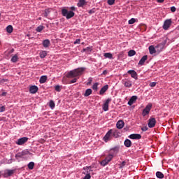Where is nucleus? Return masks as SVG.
Wrapping results in <instances>:
<instances>
[{
    "instance_id": "nucleus-6",
    "label": "nucleus",
    "mask_w": 179,
    "mask_h": 179,
    "mask_svg": "<svg viewBox=\"0 0 179 179\" xmlns=\"http://www.w3.org/2000/svg\"><path fill=\"white\" fill-rule=\"evenodd\" d=\"M27 141H29V138L27 137H22L20 139L17 140V141L16 142L17 145H24V143H26V142H27Z\"/></svg>"
},
{
    "instance_id": "nucleus-57",
    "label": "nucleus",
    "mask_w": 179,
    "mask_h": 179,
    "mask_svg": "<svg viewBox=\"0 0 179 179\" xmlns=\"http://www.w3.org/2000/svg\"><path fill=\"white\" fill-rule=\"evenodd\" d=\"M106 93V90H100V94H104Z\"/></svg>"
},
{
    "instance_id": "nucleus-35",
    "label": "nucleus",
    "mask_w": 179,
    "mask_h": 179,
    "mask_svg": "<svg viewBox=\"0 0 179 179\" xmlns=\"http://www.w3.org/2000/svg\"><path fill=\"white\" fill-rule=\"evenodd\" d=\"M49 106L50 108H55V103H54V101L51 100L50 101Z\"/></svg>"
},
{
    "instance_id": "nucleus-59",
    "label": "nucleus",
    "mask_w": 179,
    "mask_h": 179,
    "mask_svg": "<svg viewBox=\"0 0 179 179\" xmlns=\"http://www.w3.org/2000/svg\"><path fill=\"white\" fill-rule=\"evenodd\" d=\"M157 2H159V3H162L163 2H164V0H157Z\"/></svg>"
},
{
    "instance_id": "nucleus-40",
    "label": "nucleus",
    "mask_w": 179,
    "mask_h": 179,
    "mask_svg": "<svg viewBox=\"0 0 179 179\" xmlns=\"http://www.w3.org/2000/svg\"><path fill=\"white\" fill-rule=\"evenodd\" d=\"M15 157L16 159L22 158L23 157V155L22 154V152H18L15 155Z\"/></svg>"
},
{
    "instance_id": "nucleus-60",
    "label": "nucleus",
    "mask_w": 179,
    "mask_h": 179,
    "mask_svg": "<svg viewBox=\"0 0 179 179\" xmlns=\"http://www.w3.org/2000/svg\"><path fill=\"white\" fill-rule=\"evenodd\" d=\"M7 94V92H3L2 94H1V96H6Z\"/></svg>"
},
{
    "instance_id": "nucleus-31",
    "label": "nucleus",
    "mask_w": 179,
    "mask_h": 179,
    "mask_svg": "<svg viewBox=\"0 0 179 179\" xmlns=\"http://www.w3.org/2000/svg\"><path fill=\"white\" fill-rule=\"evenodd\" d=\"M28 169H29V170H33V169H34V162H29L28 164Z\"/></svg>"
},
{
    "instance_id": "nucleus-45",
    "label": "nucleus",
    "mask_w": 179,
    "mask_h": 179,
    "mask_svg": "<svg viewBox=\"0 0 179 179\" xmlns=\"http://www.w3.org/2000/svg\"><path fill=\"white\" fill-rule=\"evenodd\" d=\"M101 90H108V85H106L105 86H103Z\"/></svg>"
},
{
    "instance_id": "nucleus-49",
    "label": "nucleus",
    "mask_w": 179,
    "mask_h": 179,
    "mask_svg": "<svg viewBox=\"0 0 179 179\" xmlns=\"http://www.w3.org/2000/svg\"><path fill=\"white\" fill-rule=\"evenodd\" d=\"M148 129H149V128H148V127H143L141 128V130L143 131H148Z\"/></svg>"
},
{
    "instance_id": "nucleus-46",
    "label": "nucleus",
    "mask_w": 179,
    "mask_h": 179,
    "mask_svg": "<svg viewBox=\"0 0 179 179\" xmlns=\"http://www.w3.org/2000/svg\"><path fill=\"white\" fill-rule=\"evenodd\" d=\"M157 83L156 82H152L150 83V87H155L156 86Z\"/></svg>"
},
{
    "instance_id": "nucleus-41",
    "label": "nucleus",
    "mask_w": 179,
    "mask_h": 179,
    "mask_svg": "<svg viewBox=\"0 0 179 179\" xmlns=\"http://www.w3.org/2000/svg\"><path fill=\"white\" fill-rule=\"evenodd\" d=\"M115 0H108V5H114Z\"/></svg>"
},
{
    "instance_id": "nucleus-47",
    "label": "nucleus",
    "mask_w": 179,
    "mask_h": 179,
    "mask_svg": "<svg viewBox=\"0 0 179 179\" xmlns=\"http://www.w3.org/2000/svg\"><path fill=\"white\" fill-rule=\"evenodd\" d=\"M127 164V162L125 161H123L120 166V169H122V167H124V166H125Z\"/></svg>"
},
{
    "instance_id": "nucleus-16",
    "label": "nucleus",
    "mask_w": 179,
    "mask_h": 179,
    "mask_svg": "<svg viewBox=\"0 0 179 179\" xmlns=\"http://www.w3.org/2000/svg\"><path fill=\"white\" fill-rule=\"evenodd\" d=\"M148 60V55H144L139 61L138 65H144L145 62Z\"/></svg>"
},
{
    "instance_id": "nucleus-7",
    "label": "nucleus",
    "mask_w": 179,
    "mask_h": 179,
    "mask_svg": "<svg viewBox=\"0 0 179 179\" xmlns=\"http://www.w3.org/2000/svg\"><path fill=\"white\" fill-rule=\"evenodd\" d=\"M148 125L149 128H154L155 125H156V119L154 117L149 119Z\"/></svg>"
},
{
    "instance_id": "nucleus-64",
    "label": "nucleus",
    "mask_w": 179,
    "mask_h": 179,
    "mask_svg": "<svg viewBox=\"0 0 179 179\" xmlns=\"http://www.w3.org/2000/svg\"><path fill=\"white\" fill-rule=\"evenodd\" d=\"M87 90H92V89H90V88H88V89H87Z\"/></svg>"
},
{
    "instance_id": "nucleus-14",
    "label": "nucleus",
    "mask_w": 179,
    "mask_h": 179,
    "mask_svg": "<svg viewBox=\"0 0 179 179\" xmlns=\"http://www.w3.org/2000/svg\"><path fill=\"white\" fill-rule=\"evenodd\" d=\"M124 125H125V123L122 120H119L116 124V127L118 129H122Z\"/></svg>"
},
{
    "instance_id": "nucleus-58",
    "label": "nucleus",
    "mask_w": 179,
    "mask_h": 179,
    "mask_svg": "<svg viewBox=\"0 0 179 179\" xmlns=\"http://www.w3.org/2000/svg\"><path fill=\"white\" fill-rule=\"evenodd\" d=\"M59 85H56L55 86V90H59Z\"/></svg>"
},
{
    "instance_id": "nucleus-62",
    "label": "nucleus",
    "mask_w": 179,
    "mask_h": 179,
    "mask_svg": "<svg viewBox=\"0 0 179 179\" xmlns=\"http://www.w3.org/2000/svg\"><path fill=\"white\" fill-rule=\"evenodd\" d=\"M102 73H103V75H106L107 74L106 70L103 71Z\"/></svg>"
},
{
    "instance_id": "nucleus-10",
    "label": "nucleus",
    "mask_w": 179,
    "mask_h": 179,
    "mask_svg": "<svg viewBox=\"0 0 179 179\" xmlns=\"http://www.w3.org/2000/svg\"><path fill=\"white\" fill-rule=\"evenodd\" d=\"M127 73H129V75H131V78L134 79H138V73H136V71L134 70H129Z\"/></svg>"
},
{
    "instance_id": "nucleus-56",
    "label": "nucleus",
    "mask_w": 179,
    "mask_h": 179,
    "mask_svg": "<svg viewBox=\"0 0 179 179\" xmlns=\"http://www.w3.org/2000/svg\"><path fill=\"white\" fill-rule=\"evenodd\" d=\"M123 131H124V132H127V131H129V128H128V127H124V128L123 129Z\"/></svg>"
},
{
    "instance_id": "nucleus-63",
    "label": "nucleus",
    "mask_w": 179,
    "mask_h": 179,
    "mask_svg": "<svg viewBox=\"0 0 179 179\" xmlns=\"http://www.w3.org/2000/svg\"><path fill=\"white\" fill-rule=\"evenodd\" d=\"M41 141H42V142H45V139H41Z\"/></svg>"
},
{
    "instance_id": "nucleus-1",
    "label": "nucleus",
    "mask_w": 179,
    "mask_h": 179,
    "mask_svg": "<svg viewBox=\"0 0 179 179\" xmlns=\"http://www.w3.org/2000/svg\"><path fill=\"white\" fill-rule=\"evenodd\" d=\"M86 70L85 67L78 68L73 70L70 71L67 74V78H78V76H82L83 72Z\"/></svg>"
},
{
    "instance_id": "nucleus-8",
    "label": "nucleus",
    "mask_w": 179,
    "mask_h": 179,
    "mask_svg": "<svg viewBox=\"0 0 179 179\" xmlns=\"http://www.w3.org/2000/svg\"><path fill=\"white\" fill-rule=\"evenodd\" d=\"M112 134L113 129L109 130L103 137V141L105 142H108V141H110V137L111 136Z\"/></svg>"
},
{
    "instance_id": "nucleus-20",
    "label": "nucleus",
    "mask_w": 179,
    "mask_h": 179,
    "mask_svg": "<svg viewBox=\"0 0 179 179\" xmlns=\"http://www.w3.org/2000/svg\"><path fill=\"white\" fill-rule=\"evenodd\" d=\"M90 169H92V166L84 167L83 170H85V173H87V174H90V172L93 171V170H92Z\"/></svg>"
},
{
    "instance_id": "nucleus-53",
    "label": "nucleus",
    "mask_w": 179,
    "mask_h": 179,
    "mask_svg": "<svg viewBox=\"0 0 179 179\" xmlns=\"http://www.w3.org/2000/svg\"><path fill=\"white\" fill-rule=\"evenodd\" d=\"M37 92V90H29V92L31 94H36V92Z\"/></svg>"
},
{
    "instance_id": "nucleus-13",
    "label": "nucleus",
    "mask_w": 179,
    "mask_h": 179,
    "mask_svg": "<svg viewBox=\"0 0 179 179\" xmlns=\"http://www.w3.org/2000/svg\"><path fill=\"white\" fill-rule=\"evenodd\" d=\"M129 138L130 139H141L142 136L141 134H131L130 136H129Z\"/></svg>"
},
{
    "instance_id": "nucleus-24",
    "label": "nucleus",
    "mask_w": 179,
    "mask_h": 179,
    "mask_svg": "<svg viewBox=\"0 0 179 179\" xmlns=\"http://www.w3.org/2000/svg\"><path fill=\"white\" fill-rule=\"evenodd\" d=\"M119 134L118 130L113 131L112 129V136H113L114 138H118V136H120Z\"/></svg>"
},
{
    "instance_id": "nucleus-37",
    "label": "nucleus",
    "mask_w": 179,
    "mask_h": 179,
    "mask_svg": "<svg viewBox=\"0 0 179 179\" xmlns=\"http://www.w3.org/2000/svg\"><path fill=\"white\" fill-rule=\"evenodd\" d=\"M136 22V19L135 18H131L129 20V24H134Z\"/></svg>"
},
{
    "instance_id": "nucleus-5",
    "label": "nucleus",
    "mask_w": 179,
    "mask_h": 179,
    "mask_svg": "<svg viewBox=\"0 0 179 179\" xmlns=\"http://www.w3.org/2000/svg\"><path fill=\"white\" fill-rule=\"evenodd\" d=\"M150 110H152V103H149L146 106V107L143 110V115L145 117V115H148L149 113H150Z\"/></svg>"
},
{
    "instance_id": "nucleus-34",
    "label": "nucleus",
    "mask_w": 179,
    "mask_h": 179,
    "mask_svg": "<svg viewBox=\"0 0 179 179\" xmlns=\"http://www.w3.org/2000/svg\"><path fill=\"white\" fill-rule=\"evenodd\" d=\"M92 90H86L85 93L84 94L85 97H87L92 94Z\"/></svg>"
},
{
    "instance_id": "nucleus-55",
    "label": "nucleus",
    "mask_w": 179,
    "mask_h": 179,
    "mask_svg": "<svg viewBox=\"0 0 179 179\" xmlns=\"http://www.w3.org/2000/svg\"><path fill=\"white\" fill-rule=\"evenodd\" d=\"M6 82H8V80H6V79H3V80H1V81H0V83H6Z\"/></svg>"
},
{
    "instance_id": "nucleus-28",
    "label": "nucleus",
    "mask_w": 179,
    "mask_h": 179,
    "mask_svg": "<svg viewBox=\"0 0 179 179\" xmlns=\"http://www.w3.org/2000/svg\"><path fill=\"white\" fill-rule=\"evenodd\" d=\"M6 31L7 33H12V31H13V27H12V25H8L7 27H6Z\"/></svg>"
},
{
    "instance_id": "nucleus-12",
    "label": "nucleus",
    "mask_w": 179,
    "mask_h": 179,
    "mask_svg": "<svg viewBox=\"0 0 179 179\" xmlns=\"http://www.w3.org/2000/svg\"><path fill=\"white\" fill-rule=\"evenodd\" d=\"M92 51H93V47L89 46L85 48H83L81 50V52H86V54H90V52H92Z\"/></svg>"
},
{
    "instance_id": "nucleus-43",
    "label": "nucleus",
    "mask_w": 179,
    "mask_h": 179,
    "mask_svg": "<svg viewBox=\"0 0 179 179\" xmlns=\"http://www.w3.org/2000/svg\"><path fill=\"white\" fill-rule=\"evenodd\" d=\"M96 12V8H92V10H89L90 15H93V13H95Z\"/></svg>"
},
{
    "instance_id": "nucleus-32",
    "label": "nucleus",
    "mask_w": 179,
    "mask_h": 179,
    "mask_svg": "<svg viewBox=\"0 0 179 179\" xmlns=\"http://www.w3.org/2000/svg\"><path fill=\"white\" fill-rule=\"evenodd\" d=\"M50 9H46L45 10V13L43 14H42V15L44 17H47V16H48V15H50Z\"/></svg>"
},
{
    "instance_id": "nucleus-15",
    "label": "nucleus",
    "mask_w": 179,
    "mask_h": 179,
    "mask_svg": "<svg viewBox=\"0 0 179 179\" xmlns=\"http://www.w3.org/2000/svg\"><path fill=\"white\" fill-rule=\"evenodd\" d=\"M136 100H138V96H131V99L128 101V105L132 106V104H134V103H135V101H136Z\"/></svg>"
},
{
    "instance_id": "nucleus-26",
    "label": "nucleus",
    "mask_w": 179,
    "mask_h": 179,
    "mask_svg": "<svg viewBox=\"0 0 179 179\" xmlns=\"http://www.w3.org/2000/svg\"><path fill=\"white\" fill-rule=\"evenodd\" d=\"M113 151L114 153H117L120 152V147L119 146H115L113 148L110 149V152Z\"/></svg>"
},
{
    "instance_id": "nucleus-36",
    "label": "nucleus",
    "mask_w": 179,
    "mask_h": 179,
    "mask_svg": "<svg viewBox=\"0 0 179 179\" xmlns=\"http://www.w3.org/2000/svg\"><path fill=\"white\" fill-rule=\"evenodd\" d=\"M124 86L126 87H131V86H132V83H131V81H126L124 83Z\"/></svg>"
},
{
    "instance_id": "nucleus-51",
    "label": "nucleus",
    "mask_w": 179,
    "mask_h": 179,
    "mask_svg": "<svg viewBox=\"0 0 179 179\" xmlns=\"http://www.w3.org/2000/svg\"><path fill=\"white\" fill-rule=\"evenodd\" d=\"M21 153L22 156H25V155H27L29 153V151H22Z\"/></svg>"
},
{
    "instance_id": "nucleus-52",
    "label": "nucleus",
    "mask_w": 179,
    "mask_h": 179,
    "mask_svg": "<svg viewBox=\"0 0 179 179\" xmlns=\"http://www.w3.org/2000/svg\"><path fill=\"white\" fill-rule=\"evenodd\" d=\"M76 80H78L77 78H74L72 80L70 81V83H76Z\"/></svg>"
},
{
    "instance_id": "nucleus-42",
    "label": "nucleus",
    "mask_w": 179,
    "mask_h": 179,
    "mask_svg": "<svg viewBox=\"0 0 179 179\" xmlns=\"http://www.w3.org/2000/svg\"><path fill=\"white\" fill-rule=\"evenodd\" d=\"M90 178H92L90 173H87L83 179H90Z\"/></svg>"
},
{
    "instance_id": "nucleus-44",
    "label": "nucleus",
    "mask_w": 179,
    "mask_h": 179,
    "mask_svg": "<svg viewBox=\"0 0 179 179\" xmlns=\"http://www.w3.org/2000/svg\"><path fill=\"white\" fill-rule=\"evenodd\" d=\"M92 82H93V78L90 77L88 78V82L87 85H92Z\"/></svg>"
},
{
    "instance_id": "nucleus-21",
    "label": "nucleus",
    "mask_w": 179,
    "mask_h": 179,
    "mask_svg": "<svg viewBox=\"0 0 179 179\" xmlns=\"http://www.w3.org/2000/svg\"><path fill=\"white\" fill-rule=\"evenodd\" d=\"M47 76H42L41 78H40V80H39V82L40 83H45V82H47Z\"/></svg>"
},
{
    "instance_id": "nucleus-61",
    "label": "nucleus",
    "mask_w": 179,
    "mask_h": 179,
    "mask_svg": "<svg viewBox=\"0 0 179 179\" xmlns=\"http://www.w3.org/2000/svg\"><path fill=\"white\" fill-rule=\"evenodd\" d=\"M71 10H76V8H75L73 6L71 7Z\"/></svg>"
},
{
    "instance_id": "nucleus-29",
    "label": "nucleus",
    "mask_w": 179,
    "mask_h": 179,
    "mask_svg": "<svg viewBox=\"0 0 179 179\" xmlns=\"http://www.w3.org/2000/svg\"><path fill=\"white\" fill-rule=\"evenodd\" d=\"M40 57L41 58H45V57H47V51H42L40 52Z\"/></svg>"
},
{
    "instance_id": "nucleus-38",
    "label": "nucleus",
    "mask_w": 179,
    "mask_h": 179,
    "mask_svg": "<svg viewBox=\"0 0 179 179\" xmlns=\"http://www.w3.org/2000/svg\"><path fill=\"white\" fill-rule=\"evenodd\" d=\"M29 90H38V87L36 85H32L29 87Z\"/></svg>"
},
{
    "instance_id": "nucleus-2",
    "label": "nucleus",
    "mask_w": 179,
    "mask_h": 179,
    "mask_svg": "<svg viewBox=\"0 0 179 179\" xmlns=\"http://www.w3.org/2000/svg\"><path fill=\"white\" fill-rule=\"evenodd\" d=\"M62 15L66 19H71V17L75 16V13L72 10L68 11L66 8H63L62 10Z\"/></svg>"
},
{
    "instance_id": "nucleus-33",
    "label": "nucleus",
    "mask_w": 179,
    "mask_h": 179,
    "mask_svg": "<svg viewBox=\"0 0 179 179\" xmlns=\"http://www.w3.org/2000/svg\"><path fill=\"white\" fill-rule=\"evenodd\" d=\"M17 59H19V58L17 55H15L11 58V62H17Z\"/></svg>"
},
{
    "instance_id": "nucleus-9",
    "label": "nucleus",
    "mask_w": 179,
    "mask_h": 179,
    "mask_svg": "<svg viewBox=\"0 0 179 179\" xmlns=\"http://www.w3.org/2000/svg\"><path fill=\"white\" fill-rule=\"evenodd\" d=\"M110 101H111V99L108 98L106 102L103 105V111H108V104H110Z\"/></svg>"
},
{
    "instance_id": "nucleus-27",
    "label": "nucleus",
    "mask_w": 179,
    "mask_h": 179,
    "mask_svg": "<svg viewBox=\"0 0 179 179\" xmlns=\"http://www.w3.org/2000/svg\"><path fill=\"white\" fill-rule=\"evenodd\" d=\"M44 29H45L44 26H43V25H39V26L36 28V31L38 33H41V31H43V30H44Z\"/></svg>"
},
{
    "instance_id": "nucleus-11",
    "label": "nucleus",
    "mask_w": 179,
    "mask_h": 179,
    "mask_svg": "<svg viewBox=\"0 0 179 179\" xmlns=\"http://www.w3.org/2000/svg\"><path fill=\"white\" fill-rule=\"evenodd\" d=\"M158 47L159 46H157L156 48H155V46H153V45L149 46L148 49L150 51V54H151V55L156 54V52H157Z\"/></svg>"
},
{
    "instance_id": "nucleus-23",
    "label": "nucleus",
    "mask_w": 179,
    "mask_h": 179,
    "mask_svg": "<svg viewBox=\"0 0 179 179\" xmlns=\"http://www.w3.org/2000/svg\"><path fill=\"white\" fill-rule=\"evenodd\" d=\"M156 177L157 178L163 179V178H164V174H163V173H162L160 171H157L156 173Z\"/></svg>"
},
{
    "instance_id": "nucleus-19",
    "label": "nucleus",
    "mask_w": 179,
    "mask_h": 179,
    "mask_svg": "<svg viewBox=\"0 0 179 179\" xmlns=\"http://www.w3.org/2000/svg\"><path fill=\"white\" fill-rule=\"evenodd\" d=\"M43 45L45 48H48L50 47V40L46 39L43 41Z\"/></svg>"
},
{
    "instance_id": "nucleus-50",
    "label": "nucleus",
    "mask_w": 179,
    "mask_h": 179,
    "mask_svg": "<svg viewBox=\"0 0 179 179\" xmlns=\"http://www.w3.org/2000/svg\"><path fill=\"white\" fill-rule=\"evenodd\" d=\"M74 44H80V39H76V40L74 41Z\"/></svg>"
},
{
    "instance_id": "nucleus-4",
    "label": "nucleus",
    "mask_w": 179,
    "mask_h": 179,
    "mask_svg": "<svg viewBox=\"0 0 179 179\" xmlns=\"http://www.w3.org/2000/svg\"><path fill=\"white\" fill-rule=\"evenodd\" d=\"M171 19L166 20L162 26L164 30H169L170 29V26H171Z\"/></svg>"
},
{
    "instance_id": "nucleus-3",
    "label": "nucleus",
    "mask_w": 179,
    "mask_h": 179,
    "mask_svg": "<svg viewBox=\"0 0 179 179\" xmlns=\"http://www.w3.org/2000/svg\"><path fill=\"white\" fill-rule=\"evenodd\" d=\"M113 157H114L113 155H109L108 157L105 158V159L100 162L101 166H103V167H104V166L108 164V163H110V161L113 160Z\"/></svg>"
},
{
    "instance_id": "nucleus-18",
    "label": "nucleus",
    "mask_w": 179,
    "mask_h": 179,
    "mask_svg": "<svg viewBox=\"0 0 179 179\" xmlns=\"http://www.w3.org/2000/svg\"><path fill=\"white\" fill-rule=\"evenodd\" d=\"M124 143L126 148H131V146H132V142L129 139H126Z\"/></svg>"
},
{
    "instance_id": "nucleus-39",
    "label": "nucleus",
    "mask_w": 179,
    "mask_h": 179,
    "mask_svg": "<svg viewBox=\"0 0 179 179\" xmlns=\"http://www.w3.org/2000/svg\"><path fill=\"white\" fill-rule=\"evenodd\" d=\"M99 86V83H95L93 85H92V89L93 90H97V87Z\"/></svg>"
},
{
    "instance_id": "nucleus-25",
    "label": "nucleus",
    "mask_w": 179,
    "mask_h": 179,
    "mask_svg": "<svg viewBox=\"0 0 179 179\" xmlns=\"http://www.w3.org/2000/svg\"><path fill=\"white\" fill-rule=\"evenodd\" d=\"M103 57H105V58H108L109 59H113V54L110 52L104 53Z\"/></svg>"
},
{
    "instance_id": "nucleus-48",
    "label": "nucleus",
    "mask_w": 179,
    "mask_h": 179,
    "mask_svg": "<svg viewBox=\"0 0 179 179\" xmlns=\"http://www.w3.org/2000/svg\"><path fill=\"white\" fill-rule=\"evenodd\" d=\"M5 110H6V108H5V106H1V107H0V113H3V111H5Z\"/></svg>"
},
{
    "instance_id": "nucleus-54",
    "label": "nucleus",
    "mask_w": 179,
    "mask_h": 179,
    "mask_svg": "<svg viewBox=\"0 0 179 179\" xmlns=\"http://www.w3.org/2000/svg\"><path fill=\"white\" fill-rule=\"evenodd\" d=\"M171 10L172 12H176V7H175V6H172V7L171 8Z\"/></svg>"
},
{
    "instance_id": "nucleus-22",
    "label": "nucleus",
    "mask_w": 179,
    "mask_h": 179,
    "mask_svg": "<svg viewBox=\"0 0 179 179\" xmlns=\"http://www.w3.org/2000/svg\"><path fill=\"white\" fill-rule=\"evenodd\" d=\"M86 3V0H79L78 3V8H82V6H85V4Z\"/></svg>"
},
{
    "instance_id": "nucleus-30",
    "label": "nucleus",
    "mask_w": 179,
    "mask_h": 179,
    "mask_svg": "<svg viewBox=\"0 0 179 179\" xmlns=\"http://www.w3.org/2000/svg\"><path fill=\"white\" fill-rule=\"evenodd\" d=\"M135 54H136V52H135V50H131L128 52L129 57H134V55H135Z\"/></svg>"
},
{
    "instance_id": "nucleus-17",
    "label": "nucleus",
    "mask_w": 179,
    "mask_h": 179,
    "mask_svg": "<svg viewBox=\"0 0 179 179\" xmlns=\"http://www.w3.org/2000/svg\"><path fill=\"white\" fill-rule=\"evenodd\" d=\"M7 173L4 174V177H10L13 174H15V170L8 169Z\"/></svg>"
}]
</instances>
